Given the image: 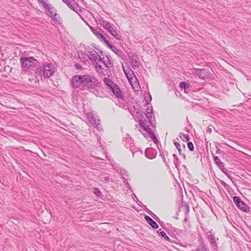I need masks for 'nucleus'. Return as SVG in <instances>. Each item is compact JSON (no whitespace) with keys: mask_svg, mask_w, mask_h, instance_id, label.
I'll return each mask as SVG.
<instances>
[{"mask_svg":"<svg viewBox=\"0 0 251 251\" xmlns=\"http://www.w3.org/2000/svg\"><path fill=\"white\" fill-rule=\"evenodd\" d=\"M99 82L93 75L89 74L75 75L71 79L70 86L74 89L79 88L81 85L88 89H93L98 86Z\"/></svg>","mask_w":251,"mask_h":251,"instance_id":"f257e3e1","label":"nucleus"},{"mask_svg":"<svg viewBox=\"0 0 251 251\" xmlns=\"http://www.w3.org/2000/svg\"><path fill=\"white\" fill-rule=\"evenodd\" d=\"M56 69L52 64L48 63L38 68L35 73V75L37 77L40 76L41 78H49L53 75L55 72Z\"/></svg>","mask_w":251,"mask_h":251,"instance_id":"f03ea898","label":"nucleus"},{"mask_svg":"<svg viewBox=\"0 0 251 251\" xmlns=\"http://www.w3.org/2000/svg\"><path fill=\"white\" fill-rule=\"evenodd\" d=\"M21 67L25 70L32 69L37 65V60L32 56L29 57H22L20 58Z\"/></svg>","mask_w":251,"mask_h":251,"instance_id":"7ed1b4c3","label":"nucleus"},{"mask_svg":"<svg viewBox=\"0 0 251 251\" xmlns=\"http://www.w3.org/2000/svg\"><path fill=\"white\" fill-rule=\"evenodd\" d=\"M87 119L89 123L99 130H101L102 127L100 125L99 117L93 112H89L86 115Z\"/></svg>","mask_w":251,"mask_h":251,"instance_id":"20e7f679","label":"nucleus"},{"mask_svg":"<svg viewBox=\"0 0 251 251\" xmlns=\"http://www.w3.org/2000/svg\"><path fill=\"white\" fill-rule=\"evenodd\" d=\"M89 26L93 34L96 35L100 41L103 42L106 44L109 45V41L107 40L106 38L104 37L102 33L100 32V29L99 28H95L90 26Z\"/></svg>","mask_w":251,"mask_h":251,"instance_id":"39448f33","label":"nucleus"},{"mask_svg":"<svg viewBox=\"0 0 251 251\" xmlns=\"http://www.w3.org/2000/svg\"><path fill=\"white\" fill-rule=\"evenodd\" d=\"M87 53V58H88L91 61L94 62H97L100 60V57L98 53L95 50H90L86 51Z\"/></svg>","mask_w":251,"mask_h":251,"instance_id":"423d86ee","label":"nucleus"},{"mask_svg":"<svg viewBox=\"0 0 251 251\" xmlns=\"http://www.w3.org/2000/svg\"><path fill=\"white\" fill-rule=\"evenodd\" d=\"M109 33L117 40H120L122 38L121 33L117 30L116 27L113 25L107 29Z\"/></svg>","mask_w":251,"mask_h":251,"instance_id":"0eeeda50","label":"nucleus"},{"mask_svg":"<svg viewBox=\"0 0 251 251\" xmlns=\"http://www.w3.org/2000/svg\"><path fill=\"white\" fill-rule=\"evenodd\" d=\"M145 115L147 119H148V123L150 124V125L151 126L153 125L154 117V114L153 113V108L152 106L151 107L150 109L149 108V107H148L147 109L146 110Z\"/></svg>","mask_w":251,"mask_h":251,"instance_id":"6e6552de","label":"nucleus"},{"mask_svg":"<svg viewBox=\"0 0 251 251\" xmlns=\"http://www.w3.org/2000/svg\"><path fill=\"white\" fill-rule=\"evenodd\" d=\"M110 90L112 92L115 96L118 99L121 100L124 99L123 93L117 84H115V86H114L112 88H111Z\"/></svg>","mask_w":251,"mask_h":251,"instance_id":"1a4fd4ad","label":"nucleus"},{"mask_svg":"<svg viewBox=\"0 0 251 251\" xmlns=\"http://www.w3.org/2000/svg\"><path fill=\"white\" fill-rule=\"evenodd\" d=\"M75 0H64L63 1L68 7L74 11H77L78 8V4L75 2Z\"/></svg>","mask_w":251,"mask_h":251,"instance_id":"9d476101","label":"nucleus"},{"mask_svg":"<svg viewBox=\"0 0 251 251\" xmlns=\"http://www.w3.org/2000/svg\"><path fill=\"white\" fill-rule=\"evenodd\" d=\"M99 61L100 62V63L103 64L106 68H111L113 66L112 60L107 56H106V57H103L102 58L100 57V60H99Z\"/></svg>","mask_w":251,"mask_h":251,"instance_id":"9b49d317","label":"nucleus"},{"mask_svg":"<svg viewBox=\"0 0 251 251\" xmlns=\"http://www.w3.org/2000/svg\"><path fill=\"white\" fill-rule=\"evenodd\" d=\"M148 121L147 120L143 119V118L140 120V126L143 128L145 131H146L149 133L152 131L149 126L147 124Z\"/></svg>","mask_w":251,"mask_h":251,"instance_id":"f8f14e48","label":"nucleus"},{"mask_svg":"<svg viewBox=\"0 0 251 251\" xmlns=\"http://www.w3.org/2000/svg\"><path fill=\"white\" fill-rule=\"evenodd\" d=\"M205 69H194L193 73L198 75L200 78H203L205 76Z\"/></svg>","mask_w":251,"mask_h":251,"instance_id":"ddd939ff","label":"nucleus"},{"mask_svg":"<svg viewBox=\"0 0 251 251\" xmlns=\"http://www.w3.org/2000/svg\"><path fill=\"white\" fill-rule=\"evenodd\" d=\"M145 219L153 228L157 229L158 227V226L157 223L149 216L146 215L145 216Z\"/></svg>","mask_w":251,"mask_h":251,"instance_id":"4468645a","label":"nucleus"},{"mask_svg":"<svg viewBox=\"0 0 251 251\" xmlns=\"http://www.w3.org/2000/svg\"><path fill=\"white\" fill-rule=\"evenodd\" d=\"M103 81L109 89L112 88L114 86H115L116 84L112 80L107 77H104Z\"/></svg>","mask_w":251,"mask_h":251,"instance_id":"2eb2a0df","label":"nucleus"},{"mask_svg":"<svg viewBox=\"0 0 251 251\" xmlns=\"http://www.w3.org/2000/svg\"><path fill=\"white\" fill-rule=\"evenodd\" d=\"M237 207L238 208L240 209L243 211L245 212H249L250 211L249 207L247 204H246L242 201L241 202V203H239L238 205H237Z\"/></svg>","mask_w":251,"mask_h":251,"instance_id":"dca6fc26","label":"nucleus"},{"mask_svg":"<svg viewBox=\"0 0 251 251\" xmlns=\"http://www.w3.org/2000/svg\"><path fill=\"white\" fill-rule=\"evenodd\" d=\"M131 64L133 69L138 68L139 66V62L138 61V58L136 57H134L132 56L130 58Z\"/></svg>","mask_w":251,"mask_h":251,"instance_id":"f3484780","label":"nucleus"},{"mask_svg":"<svg viewBox=\"0 0 251 251\" xmlns=\"http://www.w3.org/2000/svg\"><path fill=\"white\" fill-rule=\"evenodd\" d=\"M124 71L128 79L136 77L133 71L130 69L126 70L124 69Z\"/></svg>","mask_w":251,"mask_h":251,"instance_id":"a211bd4d","label":"nucleus"},{"mask_svg":"<svg viewBox=\"0 0 251 251\" xmlns=\"http://www.w3.org/2000/svg\"><path fill=\"white\" fill-rule=\"evenodd\" d=\"M208 239L210 243L213 245V247H215V249H217V245L215 241V238L212 234H210L208 236Z\"/></svg>","mask_w":251,"mask_h":251,"instance_id":"6ab92c4d","label":"nucleus"},{"mask_svg":"<svg viewBox=\"0 0 251 251\" xmlns=\"http://www.w3.org/2000/svg\"><path fill=\"white\" fill-rule=\"evenodd\" d=\"M157 233L162 237H164L166 241H170V238L166 235V233L161 229H159L157 231Z\"/></svg>","mask_w":251,"mask_h":251,"instance_id":"aec40b11","label":"nucleus"},{"mask_svg":"<svg viewBox=\"0 0 251 251\" xmlns=\"http://www.w3.org/2000/svg\"><path fill=\"white\" fill-rule=\"evenodd\" d=\"M100 24L102 27L106 30L110 28L111 26L113 25V24H111L110 22L106 21H102Z\"/></svg>","mask_w":251,"mask_h":251,"instance_id":"412c9836","label":"nucleus"},{"mask_svg":"<svg viewBox=\"0 0 251 251\" xmlns=\"http://www.w3.org/2000/svg\"><path fill=\"white\" fill-rule=\"evenodd\" d=\"M179 136L180 138L184 142H188L189 140L188 135L185 134L184 133L180 132Z\"/></svg>","mask_w":251,"mask_h":251,"instance_id":"4be33fe9","label":"nucleus"},{"mask_svg":"<svg viewBox=\"0 0 251 251\" xmlns=\"http://www.w3.org/2000/svg\"><path fill=\"white\" fill-rule=\"evenodd\" d=\"M100 63V61H97V62H93V64L95 65L96 69L97 71L99 72H102V70L103 68H102V66L101 65H100L99 63Z\"/></svg>","mask_w":251,"mask_h":251,"instance_id":"5701e85b","label":"nucleus"},{"mask_svg":"<svg viewBox=\"0 0 251 251\" xmlns=\"http://www.w3.org/2000/svg\"><path fill=\"white\" fill-rule=\"evenodd\" d=\"M218 167L220 168V169L222 170V171L223 173H224L228 177H229V176L228 175V170L226 168H225L224 163L220 164L219 165H218Z\"/></svg>","mask_w":251,"mask_h":251,"instance_id":"b1692460","label":"nucleus"},{"mask_svg":"<svg viewBox=\"0 0 251 251\" xmlns=\"http://www.w3.org/2000/svg\"><path fill=\"white\" fill-rule=\"evenodd\" d=\"M99 177L100 180L102 181L108 182L110 179L109 176L105 174H101Z\"/></svg>","mask_w":251,"mask_h":251,"instance_id":"393cba45","label":"nucleus"},{"mask_svg":"<svg viewBox=\"0 0 251 251\" xmlns=\"http://www.w3.org/2000/svg\"><path fill=\"white\" fill-rule=\"evenodd\" d=\"M78 57L80 58V59L82 61H84L87 60V53H84L82 52H79L78 54Z\"/></svg>","mask_w":251,"mask_h":251,"instance_id":"a878e982","label":"nucleus"},{"mask_svg":"<svg viewBox=\"0 0 251 251\" xmlns=\"http://www.w3.org/2000/svg\"><path fill=\"white\" fill-rule=\"evenodd\" d=\"M179 87L181 89H184V91H186V89H188L189 88V85L185 82H181L179 83Z\"/></svg>","mask_w":251,"mask_h":251,"instance_id":"bb28decb","label":"nucleus"},{"mask_svg":"<svg viewBox=\"0 0 251 251\" xmlns=\"http://www.w3.org/2000/svg\"><path fill=\"white\" fill-rule=\"evenodd\" d=\"M131 86L135 91H138L141 89L138 81L136 82L135 83H133Z\"/></svg>","mask_w":251,"mask_h":251,"instance_id":"cd10ccee","label":"nucleus"},{"mask_svg":"<svg viewBox=\"0 0 251 251\" xmlns=\"http://www.w3.org/2000/svg\"><path fill=\"white\" fill-rule=\"evenodd\" d=\"M233 200L234 202L237 206L238 205V204L239 203H240L242 201V200H241V199L237 196L233 197Z\"/></svg>","mask_w":251,"mask_h":251,"instance_id":"c85d7f7f","label":"nucleus"},{"mask_svg":"<svg viewBox=\"0 0 251 251\" xmlns=\"http://www.w3.org/2000/svg\"><path fill=\"white\" fill-rule=\"evenodd\" d=\"M93 193L97 196L100 197L101 196V192L98 188H94Z\"/></svg>","mask_w":251,"mask_h":251,"instance_id":"c756f323","label":"nucleus"},{"mask_svg":"<svg viewBox=\"0 0 251 251\" xmlns=\"http://www.w3.org/2000/svg\"><path fill=\"white\" fill-rule=\"evenodd\" d=\"M197 250H199V251H207V248L205 245L203 243L201 244L199 248L197 249Z\"/></svg>","mask_w":251,"mask_h":251,"instance_id":"7c9ffc66","label":"nucleus"},{"mask_svg":"<svg viewBox=\"0 0 251 251\" xmlns=\"http://www.w3.org/2000/svg\"><path fill=\"white\" fill-rule=\"evenodd\" d=\"M184 226L185 228H189L190 227V223L188 221V219L187 216H186L185 218L184 219Z\"/></svg>","mask_w":251,"mask_h":251,"instance_id":"2f4dec72","label":"nucleus"},{"mask_svg":"<svg viewBox=\"0 0 251 251\" xmlns=\"http://www.w3.org/2000/svg\"><path fill=\"white\" fill-rule=\"evenodd\" d=\"M129 82L130 83L131 86L132 85L133 83H135L138 81L136 77L133 78H130V79H128Z\"/></svg>","mask_w":251,"mask_h":251,"instance_id":"473e14b6","label":"nucleus"},{"mask_svg":"<svg viewBox=\"0 0 251 251\" xmlns=\"http://www.w3.org/2000/svg\"><path fill=\"white\" fill-rule=\"evenodd\" d=\"M214 159L215 162V163L218 166L220 164L222 163L223 162H221V160L219 159V158L217 156H214Z\"/></svg>","mask_w":251,"mask_h":251,"instance_id":"72a5a7b5","label":"nucleus"},{"mask_svg":"<svg viewBox=\"0 0 251 251\" xmlns=\"http://www.w3.org/2000/svg\"><path fill=\"white\" fill-rule=\"evenodd\" d=\"M106 45L108 47H109L116 53H117V51H118V50H117V49L114 46L111 45L109 43V45L106 44Z\"/></svg>","mask_w":251,"mask_h":251,"instance_id":"f704fd0d","label":"nucleus"},{"mask_svg":"<svg viewBox=\"0 0 251 251\" xmlns=\"http://www.w3.org/2000/svg\"><path fill=\"white\" fill-rule=\"evenodd\" d=\"M188 148L191 151H194V146L192 142H190L187 143Z\"/></svg>","mask_w":251,"mask_h":251,"instance_id":"c9c22d12","label":"nucleus"},{"mask_svg":"<svg viewBox=\"0 0 251 251\" xmlns=\"http://www.w3.org/2000/svg\"><path fill=\"white\" fill-rule=\"evenodd\" d=\"M149 134L151 135V137L152 138L154 142H155L157 141V139L156 138L155 135L152 131H151V132L149 133Z\"/></svg>","mask_w":251,"mask_h":251,"instance_id":"e433bc0d","label":"nucleus"},{"mask_svg":"<svg viewBox=\"0 0 251 251\" xmlns=\"http://www.w3.org/2000/svg\"><path fill=\"white\" fill-rule=\"evenodd\" d=\"M45 0H38V1L40 3H43L45 8H49V6H48V4L46 3Z\"/></svg>","mask_w":251,"mask_h":251,"instance_id":"4c0bfd02","label":"nucleus"},{"mask_svg":"<svg viewBox=\"0 0 251 251\" xmlns=\"http://www.w3.org/2000/svg\"><path fill=\"white\" fill-rule=\"evenodd\" d=\"M177 150H178L179 154L183 156V157L184 159H185L186 158L185 154L184 153H182V150H181V148H179Z\"/></svg>","mask_w":251,"mask_h":251,"instance_id":"58836bf2","label":"nucleus"},{"mask_svg":"<svg viewBox=\"0 0 251 251\" xmlns=\"http://www.w3.org/2000/svg\"><path fill=\"white\" fill-rule=\"evenodd\" d=\"M174 145H175V146H176V148L177 149H178L179 148H180V145L178 143H177V142H174Z\"/></svg>","mask_w":251,"mask_h":251,"instance_id":"ea45409f","label":"nucleus"},{"mask_svg":"<svg viewBox=\"0 0 251 251\" xmlns=\"http://www.w3.org/2000/svg\"><path fill=\"white\" fill-rule=\"evenodd\" d=\"M223 152H224L223 151H221L220 149H217V153H223Z\"/></svg>","mask_w":251,"mask_h":251,"instance_id":"a19ab883","label":"nucleus"},{"mask_svg":"<svg viewBox=\"0 0 251 251\" xmlns=\"http://www.w3.org/2000/svg\"><path fill=\"white\" fill-rule=\"evenodd\" d=\"M186 208H187V210H186V211L185 213H186V214H187L189 212V209L188 206H187Z\"/></svg>","mask_w":251,"mask_h":251,"instance_id":"79ce46f5","label":"nucleus"},{"mask_svg":"<svg viewBox=\"0 0 251 251\" xmlns=\"http://www.w3.org/2000/svg\"><path fill=\"white\" fill-rule=\"evenodd\" d=\"M173 157L175 158V159H176L177 161L178 160L177 156H176V154H173Z\"/></svg>","mask_w":251,"mask_h":251,"instance_id":"37998d69","label":"nucleus"},{"mask_svg":"<svg viewBox=\"0 0 251 251\" xmlns=\"http://www.w3.org/2000/svg\"><path fill=\"white\" fill-rule=\"evenodd\" d=\"M75 67H76V68L78 69V68H79V67H80V66L79 65H78V64H76L75 65Z\"/></svg>","mask_w":251,"mask_h":251,"instance_id":"c03bdc74","label":"nucleus"},{"mask_svg":"<svg viewBox=\"0 0 251 251\" xmlns=\"http://www.w3.org/2000/svg\"><path fill=\"white\" fill-rule=\"evenodd\" d=\"M211 130H212L211 128H209L208 129V131H209V133H211Z\"/></svg>","mask_w":251,"mask_h":251,"instance_id":"a18cd8bd","label":"nucleus"},{"mask_svg":"<svg viewBox=\"0 0 251 251\" xmlns=\"http://www.w3.org/2000/svg\"><path fill=\"white\" fill-rule=\"evenodd\" d=\"M56 15H57L56 14L54 15V20L56 19Z\"/></svg>","mask_w":251,"mask_h":251,"instance_id":"49530a36","label":"nucleus"},{"mask_svg":"<svg viewBox=\"0 0 251 251\" xmlns=\"http://www.w3.org/2000/svg\"><path fill=\"white\" fill-rule=\"evenodd\" d=\"M127 186L129 188H130V189L131 188L130 186H129V184L128 183H127Z\"/></svg>","mask_w":251,"mask_h":251,"instance_id":"de8ad7c7","label":"nucleus"},{"mask_svg":"<svg viewBox=\"0 0 251 251\" xmlns=\"http://www.w3.org/2000/svg\"><path fill=\"white\" fill-rule=\"evenodd\" d=\"M100 137H98V140L99 141H100Z\"/></svg>","mask_w":251,"mask_h":251,"instance_id":"09e8293b","label":"nucleus"},{"mask_svg":"<svg viewBox=\"0 0 251 251\" xmlns=\"http://www.w3.org/2000/svg\"><path fill=\"white\" fill-rule=\"evenodd\" d=\"M151 96H150V100H151Z\"/></svg>","mask_w":251,"mask_h":251,"instance_id":"8fccbe9b","label":"nucleus"},{"mask_svg":"<svg viewBox=\"0 0 251 251\" xmlns=\"http://www.w3.org/2000/svg\"><path fill=\"white\" fill-rule=\"evenodd\" d=\"M62 1H64V0H62Z\"/></svg>","mask_w":251,"mask_h":251,"instance_id":"3c124183","label":"nucleus"}]
</instances>
